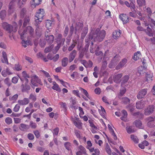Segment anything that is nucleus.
Masks as SVG:
<instances>
[{
    "mask_svg": "<svg viewBox=\"0 0 155 155\" xmlns=\"http://www.w3.org/2000/svg\"><path fill=\"white\" fill-rule=\"evenodd\" d=\"M105 34V31L104 30H102L100 31H99V29H97L95 30V29L91 30L89 38L85 39V42L87 43L85 46L87 48H88L90 41H91L90 51L91 53H94V50L91 47V45H93L94 41H97L99 42L102 41L104 38Z\"/></svg>",
    "mask_w": 155,
    "mask_h": 155,
    "instance_id": "nucleus-1",
    "label": "nucleus"
},
{
    "mask_svg": "<svg viewBox=\"0 0 155 155\" xmlns=\"http://www.w3.org/2000/svg\"><path fill=\"white\" fill-rule=\"evenodd\" d=\"M82 27V24L81 23H78V24L76 26L75 30L76 35L74 37L73 39V43L68 48L69 51H71L75 47L79 38V36L78 34L80 32Z\"/></svg>",
    "mask_w": 155,
    "mask_h": 155,
    "instance_id": "nucleus-2",
    "label": "nucleus"
},
{
    "mask_svg": "<svg viewBox=\"0 0 155 155\" xmlns=\"http://www.w3.org/2000/svg\"><path fill=\"white\" fill-rule=\"evenodd\" d=\"M18 32L22 39L23 38H29L33 36L34 33V29L31 26L27 27L23 31L19 29Z\"/></svg>",
    "mask_w": 155,
    "mask_h": 155,
    "instance_id": "nucleus-3",
    "label": "nucleus"
},
{
    "mask_svg": "<svg viewBox=\"0 0 155 155\" xmlns=\"http://www.w3.org/2000/svg\"><path fill=\"white\" fill-rule=\"evenodd\" d=\"M2 26L3 29L9 33L10 34L12 32H15L17 30V25L15 22H14L13 25H11L6 22H4L2 24Z\"/></svg>",
    "mask_w": 155,
    "mask_h": 155,
    "instance_id": "nucleus-4",
    "label": "nucleus"
},
{
    "mask_svg": "<svg viewBox=\"0 0 155 155\" xmlns=\"http://www.w3.org/2000/svg\"><path fill=\"white\" fill-rule=\"evenodd\" d=\"M45 12L43 9L40 8L36 12L35 18V24L37 26L42 21L45 15Z\"/></svg>",
    "mask_w": 155,
    "mask_h": 155,
    "instance_id": "nucleus-5",
    "label": "nucleus"
},
{
    "mask_svg": "<svg viewBox=\"0 0 155 155\" xmlns=\"http://www.w3.org/2000/svg\"><path fill=\"white\" fill-rule=\"evenodd\" d=\"M148 21L149 23L144 22L145 26H148L147 29L145 30V31L148 36H153V34L151 32V29L148 27V25H150L152 28H153L154 26H155V21L152 18H149Z\"/></svg>",
    "mask_w": 155,
    "mask_h": 155,
    "instance_id": "nucleus-6",
    "label": "nucleus"
},
{
    "mask_svg": "<svg viewBox=\"0 0 155 155\" xmlns=\"http://www.w3.org/2000/svg\"><path fill=\"white\" fill-rule=\"evenodd\" d=\"M123 76L122 74H115L113 75V77H111L108 80V81L110 83H113V80L116 83H119L121 81V78Z\"/></svg>",
    "mask_w": 155,
    "mask_h": 155,
    "instance_id": "nucleus-7",
    "label": "nucleus"
},
{
    "mask_svg": "<svg viewBox=\"0 0 155 155\" xmlns=\"http://www.w3.org/2000/svg\"><path fill=\"white\" fill-rule=\"evenodd\" d=\"M40 79L36 75H33L31 78V84L34 86H37V83L41 84Z\"/></svg>",
    "mask_w": 155,
    "mask_h": 155,
    "instance_id": "nucleus-8",
    "label": "nucleus"
},
{
    "mask_svg": "<svg viewBox=\"0 0 155 155\" xmlns=\"http://www.w3.org/2000/svg\"><path fill=\"white\" fill-rule=\"evenodd\" d=\"M49 31L48 30L45 33V40L49 44L52 43L54 40V37L52 35H50L48 34Z\"/></svg>",
    "mask_w": 155,
    "mask_h": 155,
    "instance_id": "nucleus-9",
    "label": "nucleus"
},
{
    "mask_svg": "<svg viewBox=\"0 0 155 155\" xmlns=\"http://www.w3.org/2000/svg\"><path fill=\"white\" fill-rule=\"evenodd\" d=\"M19 77L23 83L26 82V83H28V78H29L30 76L25 71H24L22 72L21 76H19Z\"/></svg>",
    "mask_w": 155,
    "mask_h": 155,
    "instance_id": "nucleus-10",
    "label": "nucleus"
},
{
    "mask_svg": "<svg viewBox=\"0 0 155 155\" xmlns=\"http://www.w3.org/2000/svg\"><path fill=\"white\" fill-rule=\"evenodd\" d=\"M147 93V89H143L140 90L137 95V97L138 99L143 98Z\"/></svg>",
    "mask_w": 155,
    "mask_h": 155,
    "instance_id": "nucleus-11",
    "label": "nucleus"
},
{
    "mask_svg": "<svg viewBox=\"0 0 155 155\" xmlns=\"http://www.w3.org/2000/svg\"><path fill=\"white\" fill-rule=\"evenodd\" d=\"M120 59V57L118 55H116L113 58L111 63L109 64V67L110 68H113L115 64Z\"/></svg>",
    "mask_w": 155,
    "mask_h": 155,
    "instance_id": "nucleus-12",
    "label": "nucleus"
},
{
    "mask_svg": "<svg viewBox=\"0 0 155 155\" xmlns=\"http://www.w3.org/2000/svg\"><path fill=\"white\" fill-rule=\"evenodd\" d=\"M154 107L153 105H149L146 108L144 111V114L146 115H148L152 113Z\"/></svg>",
    "mask_w": 155,
    "mask_h": 155,
    "instance_id": "nucleus-13",
    "label": "nucleus"
},
{
    "mask_svg": "<svg viewBox=\"0 0 155 155\" xmlns=\"http://www.w3.org/2000/svg\"><path fill=\"white\" fill-rule=\"evenodd\" d=\"M72 120L74 125L78 129L81 130L82 129L83 124L80 120L77 119L76 120L72 119Z\"/></svg>",
    "mask_w": 155,
    "mask_h": 155,
    "instance_id": "nucleus-14",
    "label": "nucleus"
},
{
    "mask_svg": "<svg viewBox=\"0 0 155 155\" xmlns=\"http://www.w3.org/2000/svg\"><path fill=\"white\" fill-rule=\"evenodd\" d=\"M119 18L124 24H126L129 21V18L126 14H120L119 15Z\"/></svg>",
    "mask_w": 155,
    "mask_h": 155,
    "instance_id": "nucleus-15",
    "label": "nucleus"
},
{
    "mask_svg": "<svg viewBox=\"0 0 155 155\" xmlns=\"http://www.w3.org/2000/svg\"><path fill=\"white\" fill-rule=\"evenodd\" d=\"M145 102L143 100L137 101L136 103V107L137 109H141L143 108L145 106Z\"/></svg>",
    "mask_w": 155,
    "mask_h": 155,
    "instance_id": "nucleus-16",
    "label": "nucleus"
},
{
    "mask_svg": "<svg viewBox=\"0 0 155 155\" xmlns=\"http://www.w3.org/2000/svg\"><path fill=\"white\" fill-rule=\"evenodd\" d=\"M127 61V60L126 58L123 59L116 67V69L118 70L123 67L125 65Z\"/></svg>",
    "mask_w": 155,
    "mask_h": 155,
    "instance_id": "nucleus-17",
    "label": "nucleus"
},
{
    "mask_svg": "<svg viewBox=\"0 0 155 155\" xmlns=\"http://www.w3.org/2000/svg\"><path fill=\"white\" fill-rule=\"evenodd\" d=\"M138 73L140 75H142L146 73V68L145 66H140L138 68Z\"/></svg>",
    "mask_w": 155,
    "mask_h": 155,
    "instance_id": "nucleus-18",
    "label": "nucleus"
},
{
    "mask_svg": "<svg viewBox=\"0 0 155 155\" xmlns=\"http://www.w3.org/2000/svg\"><path fill=\"white\" fill-rule=\"evenodd\" d=\"M134 3H135V2H132V0L130 4L127 1H125L124 2V4L127 7H130L132 9V12H134V11H135V5Z\"/></svg>",
    "mask_w": 155,
    "mask_h": 155,
    "instance_id": "nucleus-19",
    "label": "nucleus"
},
{
    "mask_svg": "<svg viewBox=\"0 0 155 155\" xmlns=\"http://www.w3.org/2000/svg\"><path fill=\"white\" fill-rule=\"evenodd\" d=\"M42 0H33L30 2L32 8H35L41 4Z\"/></svg>",
    "mask_w": 155,
    "mask_h": 155,
    "instance_id": "nucleus-20",
    "label": "nucleus"
},
{
    "mask_svg": "<svg viewBox=\"0 0 155 155\" xmlns=\"http://www.w3.org/2000/svg\"><path fill=\"white\" fill-rule=\"evenodd\" d=\"M121 31L120 30H117L114 31L112 34V37L114 39H117L120 36Z\"/></svg>",
    "mask_w": 155,
    "mask_h": 155,
    "instance_id": "nucleus-21",
    "label": "nucleus"
},
{
    "mask_svg": "<svg viewBox=\"0 0 155 155\" xmlns=\"http://www.w3.org/2000/svg\"><path fill=\"white\" fill-rule=\"evenodd\" d=\"M48 58L50 60H53L54 61H57L59 58V55L56 54L53 56L51 54H49L47 56Z\"/></svg>",
    "mask_w": 155,
    "mask_h": 155,
    "instance_id": "nucleus-22",
    "label": "nucleus"
},
{
    "mask_svg": "<svg viewBox=\"0 0 155 155\" xmlns=\"http://www.w3.org/2000/svg\"><path fill=\"white\" fill-rule=\"evenodd\" d=\"M14 2L13 1H12L10 2L8 11V15L12 14L14 12Z\"/></svg>",
    "mask_w": 155,
    "mask_h": 155,
    "instance_id": "nucleus-23",
    "label": "nucleus"
},
{
    "mask_svg": "<svg viewBox=\"0 0 155 155\" xmlns=\"http://www.w3.org/2000/svg\"><path fill=\"white\" fill-rule=\"evenodd\" d=\"M77 54V51L74 50L70 54L69 57V61L71 62L75 58Z\"/></svg>",
    "mask_w": 155,
    "mask_h": 155,
    "instance_id": "nucleus-24",
    "label": "nucleus"
},
{
    "mask_svg": "<svg viewBox=\"0 0 155 155\" xmlns=\"http://www.w3.org/2000/svg\"><path fill=\"white\" fill-rule=\"evenodd\" d=\"M52 84L53 86L52 87V89L58 92H60L61 91V88L60 87L59 85L55 81L52 82Z\"/></svg>",
    "mask_w": 155,
    "mask_h": 155,
    "instance_id": "nucleus-25",
    "label": "nucleus"
},
{
    "mask_svg": "<svg viewBox=\"0 0 155 155\" xmlns=\"http://www.w3.org/2000/svg\"><path fill=\"white\" fill-rule=\"evenodd\" d=\"M29 99L27 98H24L23 100H19L18 101V103L22 105L27 104L29 103Z\"/></svg>",
    "mask_w": 155,
    "mask_h": 155,
    "instance_id": "nucleus-26",
    "label": "nucleus"
},
{
    "mask_svg": "<svg viewBox=\"0 0 155 155\" xmlns=\"http://www.w3.org/2000/svg\"><path fill=\"white\" fill-rule=\"evenodd\" d=\"M108 127L109 129V130L110 132V134H112V136L113 137V138L115 140H116L117 139V137L115 134L114 130L113 128H112L111 126L109 124L108 125Z\"/></svg>",
    "mask_w": 155,
    "mask_h": 155,
    "instance_id": "nucleus-27",
    "label": "nucleus"
},
{
    "mask_svg": "<svg viewBox=\"0 0 155 155\" xmlns=\"http://www.w3.org/2000/svg\"><path fill=\"white\" fill-rule=\"evenodd\" d=\"M62 36L61 34L58 35L56 39L58 43L63 45L65 41L64 38H62Z\"/></svg>",
    "mask_w": 155,
    "mask_h": 155,
    "instance_id": "nucleus-28",
    "label": "nucleus"
},
{
    "mask_svg": "<svg viewBox=\"0 0 155 155\" xmlns=\"http://www.w3.org/2000/svg\"><path fill=\"white\" fill-rule=\"evenodd\" d=\"M149 120L147 124L150 127H153L155 126V122L154 120V119L151 117L149 118Z\"/></svg>",
    "mask_w": 155,
    "mask_h": 155,
    "instance_id": "nucleus-29",
    "label": "nucleus"
},
{
    "mask_svg": "<svg viewBox=\"0 0 155 155\" xmlns=\"http://www.w3.org/2000/svg\"><path fill=\"white\" fill-rule=\"evenodd\" d=\"M122 115L120 118L122 120L126 121H127V111L125 110H123L122 111Z\"/></svg>",
    "mask_w": 155,
    "mask_h": 155,
    "instance_id": "nucleus-30",
    "label": "nucleus"
},
{
    "mask_svg": "<svg viewBox=\"0 0 155 155\" xmlns=\"http://www.w3.org/2000/svg\"><path fill=\"white\" fill-rule=\"evenodd\" d=\"M19 128L20 130H25L29 129V127L28 125L23 124H20Z\"/></svg>",
    "mask_w": 155,
    "mask_h": 155,
    "instance_id": "nucleus-31",
    "label": "nucleus"
},
{
    "mask_svg": "<svg viewBox=\"0 0 155 155\" xmlns=\"http://www.w3.org/2000/svg\"><path fill=\"white\" fill-rule=\"evenodd\" d=\"M78 148L79 149V151H81L83 154L84 155H88L86 153V151L84 147L82 145H80L78 146Z\"/></svg>",
    "mask_w": 155,
    "mask_h": 155,
    "instance_id": "nucleus-32",
    "label": "nucleus"
},
{
    "mask_svg": "<svg viewBox=\"0 0 155 155\" xmlns=\"http://www.w3.org/2000/svg\"><path fill=\"white\" fill-rule=\"evenodd\" d=\"M130 138L135 143H138L139 139L136 136L132 134L130 135Z\"/></svg>",
    "mask_w": 155,
    "mask_h": 155,
    "instance_id": "nucleus-33",
    "label": "nucleus"
},
{
    "mask_svg": "<svg viewBox=\"0 0 155 155\" xmlns=\"http://www.w3.org/2000/svg\"><path fill=\"white\" fill-rule=\"evenodd\" d=\"M141 53L140 51H138L134 54L133 58L134 60L136 61L141 57Z\"/></svg>",
    "mask_w": 155,
    "mask_h": 155,
    "instance_id": "nucleus-34",
    "label": "nucleus"
},
{
    "mask_svg": "<svg viewBox=\"0 0 155 155\" xmlns=\"http://www.w3.org/2000/svg\"><path fill=\"white\" fill-rule=\"evenodd\" d=\"M134 123L136 126L137 127L140 129H142L143 128L142 123L140 120H136L135 121Z\"/></svg>",
    "mask_w": 155,
    "mask_h": 155,
    "instance_id": "nucleus-35",
    "label": "nucleus"
},
{
    "mask_svg": "<svg viewBox=\"0 0 155 155\" xmlns=\"http://www.w3.org/2000/svg\"><path fill=\"white\" fill-rule=\"evenodd\" d=\"M129 78V76L128 75H126L122 78L123 81L121 84V86L122 87L124 85L123 83H125L127 82Z\"/></svg>",
    "mask_w": 155,
    "mask_h": 155,
    "instance_id": "nucleus-36",
    "label": "nucleus"
},
{
    "mask_svg": "<svg viewBox=\"0 0 155 155\" xmlns=\"http://www.w3.org/2000/svg\"><path fill=\"white\" fill-rule=\"evenodd\" d=\"M121 101L123 104H126L130 103V100L127 97H123L121 99Z\"/></svg>",
    "mask_w": 155,
    "mask_h": 155,
    "instance_id": "nucleus-37",
    "label": "nucleus"
},
{
    "mask_svg": "<svg viewBox=\"0 0 155 155\" xmlns=\"http://www.w3.org/2000/svg\"><path fill=\"white\" fill-rule=\"evenodd\" d=\"M100 108L101 109L100 110L99 109V113L100 114V115L103 117L104 116L105 114H106V111L104 109V108L102 106H100Z\"/></svg>",
    "mask_w": 155,
    "mask_h": 155,
    "instance_id": "nucleus-38",
    "label": "nucleus"
},
{
    "mask_svg": "<svg viewBox=\"0 0 155 155\" xmlns=\"http://www.w3.org/2000/svg\"><path fill=\"white\" fill-rule=\"evenodd\" d=\"M123 86L121 88V89L120 90L119 94V97H120L124 95V94H125L126 91V88L123 87Z\"/></svg>",
    "mask_w": 155,
    "mask_h": 155,
    "instance_id": "nucleus-39",
    "label": "nucleus"
},
{
    "mask_svg": "<svg viewBox=\"0 0 155 155\" xmlns=\"http://www.w3.org/2000/svg\"><path fill=\"white\" fill-rule=\"evenodd\" d=\"M68 58L65 57L62 60V65L63 66L65 67H66L68 63Z\"/></svg>",
    "mask_w": 155,
    "mask_h": 155,
    "instance_id": "nucleus-40",
    "label": "nucleus"
},
{
    "mask_svg": "<svg viewBox=\"0 0 155 155\" xmlns=\"http://www.w3.org/2000/svg\"><path fill=\"white\" fill-rule=\"evenodd\" d=\"M132 126L128 127H126V130L128 134H130L135 131V130L132 128Z\"/></svg>",
    "mask_w": 155,
    "mask_h": 155,
    "instance_id": "nucleus-41",
    "label": "nucleus"
},
{
    "mask_svg": "<svg viewBox=\"0 0 155 155\" xmlns=\"http://www.w3.org/2000/svg\"><path fill=\"white\" fill-rule=\"evenodd\" d=\"M137 3L139 6H142L145 5V0H137Z\"/></svg>",
    "mask_w": 155,
    "mask_h": 155,
    "instance_id": "nucleus-42",
    "label": "nucleus"
},
{
    "mask_svg": "<svg viewBox=\"0 0 155 155\" xmlns=\"http://www.w3.org/2000/svg\"><path fill=\"white\" fill-rule=\"evenodd\" d=\"M153 76V74L151 72H149V73H147L146 74L147 80V81H152V78Z\"/></svg>",
    "mask_w": 155,
    "mask_h": 155,
    "instance_id": "nucleus-43",
    "label": "nucleus"
},
{
    "mask_svg": "<svg viewBox=\"0 0 155 155\" xmlns=\"http://www.w3.org/2000/svg\"><path fill=\"white\" fill-rule=\"evenodd\" d=\"M107 65V62L105 61H103L102 66L101 68V71H103L106 68Z\"/></svg>",
    "mask_w": 155,
    "mask_h": 155,
    "instance_id": "nucleus-44",
    "label": "nucleus"
},
{
    "mask_svg": "<svg viewBox=\"0 0 155 155\" xmlns=\"http://www.w3.org/2000/svg\"><path fill=\"white\" fill-rule=\"evenodd\" d=\"M30 18L29 17H26L24 19V23L23 24V26L24 27L29 22Z\"/></svg>",
    "mask_w": 155,
    "mask_h": 155,
    "instance_id": "nucleus-45",
    "label": "nucleus"
},
{
    "mask_svg": "<svg viewBox=\"0 0 155 155\" xmlns=\"http://www.w3.org/2000/svg\"><path fill=\"white\" fill-rule=\"evenodd\" d=\"M64 146L66 149L69 150H71L70 147L71 146V144L69 142H67L64 143Z\"/></svg>",
    "mask_w": 155,
    "mask_h": 155,
    "instance_id": "nucleus-46",
    "label": "nucleus"
},
{
    "mask_svg": "<svg viewBox=\"0 0 155 155\" xmlns=\"http://www.w3.org/2000/svg\"><path fill=\"white\" fill-rule=\"evenodd\" d=\"M46 26L48 28H50L51 26L52 22L50 20H47L45 22Z\"/></svg>",
    "mask_w": 155,
    "mask_h": 155,
    "instance_id": "nucleus-47",
    "label": "nucleus"
},
{
    "mask_svg": "<svg viewBox=\"0 0 155 155\" xmlns=\"http://www.w3.org/2000/svg\"><path fill=\"white\" fill-rule=\"evenodd\" d=\"M79 89L87 97L90 99L89 97L88 93L86 90L81 87H80Z\"/></svg>",
    "mask_w": 155,
    "mask_h": 155,
    "instance_id": "nucleus-48",
    "label": "nucleus"
},
{
    "mask_svg": "<svg viewBox=\"0 0 155 155\" xmlns=\"http://www.w3.org/2000/svg\"><path fill=\"white\" fill-rule=\"evenodd\" d=\"M88 122L90 124V126L91 127V129H97V127L94 125L92 120H88Z\"/></svg>",
    "mask_w": 155,
    "mask_h": 155,
    "instance_id": "nucleus-49",
    "label": "nucleus"
},
{
    "mask_svg": "<svg viewBox=\"0 0 155 155\" xmlns=\"http://www.w3.org/2000/svg\"><path fill=\"white\" fill-rule=\"evenodd\" d=\"M99 49V46H98L96 50H95V54L96 55H103V53L101 51H98Z\"/></svg>",
    "mask_w": 155,
    "mask_h": 155,
    "instance_id": "nucleus-50",
    "label": "nucleus"
},
{
    "mask_svg": "<svg viewBox=\"0 0 155 155\" xmlns=\"http://www.w3.org/2000/svg\"><path fill=\"white\" fill-rule=\"evenodd\" d=\"M18 94H15L12 97H10L9 98V100L10 101H15L18 98Z\"/></svg>",
    "mask_w": 155,
    "mask_h": 155,
    "instance_id": "nucleus-51",
    "label": "nucleus"
},
{
    "mask_svg": "<svg viewBox=\"0 0 155 155\" xmlns=\"http://www.w3.org/2000/svg\"><path fill=\"white\" fill-rule=\"evenodd\" d=\"M6 15V11L5 10H2L0 13V17L1 18L3 19Z\"/></svg>",
    "mask_w": 155,
    "mask_h": 155,
    "instance_id": "nucleus-52",
    "label": "nucleus"
},
{
    "mask_svg": "<svg viewBox=\"0 0 155 155\" xmlns=\"http://www.w3.org/2000/svg\"><path fill=\"white\" fill-rule=\"evenodd\" d=\"M22 66L19 64H16L15 65L14 69L17 71H19L21 70Z\"/></svg>",
    "mask_w": 155,
    "mask_h": 155,
    "instance_id": "nucleus-53",
    "label": "nucleus"
},
{
    "mask_svg": "<svg viewBox=\"0 0 155 155\" xmlns=\"http://www.w3.org/2000/svg\"><path fill=\"white\" fill-rule=\"evenodd\" d=\"M35 31L36 35L40 37L41 36L42 33L38 27L36 29Z\"/></svg>",
    "mask_w": 155,
    "mask_h": 155,
    "instance_id": "nucleus-54",
    "label": "nucleus"
},
{
    "mask_svg": "<svg viewBox=\"0 0 155 155\" xmlns=\"http://www.w3.org/2000/svg\"><path fill=\"white\" fill-rule=\"evenodd\" d=\"M106 152L109 155H111V150L110 148V147L108 145H107L106 147Z\"/></svg>",
    "mask_w": 155,
    "mask_h": 155,
    "instance_id": "nucleus-55",
    "label": "nucleus"
},
{
    "mask_svg": "<svg viewBox=\"0 0 155 155\" xmlns=\"http://www.w3.org/2000/svg\"><path fill=\"white\" fill-rule=\"evenodd\" d=\"M5 123L8 124H10L12 123V120L11 118L7 117L5 120Z\"/></svg>",
    "mask_w": 155,
    "mask_h": 155,
    "instance_id": "nucleus-56",
    "label": "nucleus"
},
{
    "mask_svg": "<svg viewBox=\"0 0 155 155\" xmlns=\"http://www.w3.org/2000/svg\"><path fill=\"white\" fill-rule=\"evenodd\" d=\"M24 38H23L22 39L21 38V39L22 40L21 42V44H22V46L24 47L25 48L28 45V42L27 41H25L24 40Z\"/></svg>",
    "mask_w": 155,
    "mask_h": 155,
    "instance_id": "nucleus-57",
    "label": "nucleus"
},
{
    "mask_svg": "<svg viewBox=\"0 0 155 155\" xmlns=\"http://www.w3.org/2000/svg\"><path fill=\"white\" fill-rule=\"evenodd\" d=\"M88 28L87 27H85L84 29V31L82 33L81 35L84 37L88 32Z\"/></svg>",
    "mask_w": 155,
    "mask_h": 155,
    "instance_id": "nucleus-58",
    "label": "nucleus"
},
{
    "mask_svg": "<svg viewBox=\"0 0 155 155\" xmlns=\"http://www.w3.org/2000/svg\"><path fill=\"white\" fill-rule=\"evenodd\" d=\"M25 86L24 87V89L25 91H27L30 89V87L29 85L27 84L28 83H26V82H25Z\"/></svg>",
    "mask_w": 155,
    "mask_h": 155,
    "instance_id": "nucleus-59",
    "label": "nucleus"
},
{
    "mask_svg": "<svg viewBox=\"0 0 155 155\" xmlns=\"http://www.w3.org/2000/svg\"><path fill=\"white\" fill-rule=\"evenodd\" d=\"M29 98L34 101H35L36 100V96L35 95L31 94L30 95Z\"/></svg>",
    "mask_w": 155,
    "mask_h": 155,
    "instance_id": "nucleus-60",
    "label": "nucleus"
},
{
    "mask_svg": "<svg viewBox=\"0 0 155 155\" xmlns=\"http://www.w3.org/2000/svg\"><path fill=\"white\" fill-rule=\"evenodd\" d=\"M28 138L29 140H32L34 139V136L33 134L29 133L28 135Z\"/></svg>",
    "mask_w": 155,
    "mask_h": 155,
    "instance_id": "nucleus-61",
    "label": "nucleus"
},
{
    "mask_svg": "<svg viewBox=\"0 0 155 155\" xmlns=\"http://www.w3.org/2000/svg\"><path fill=\"white\" fill-rule=\"evenodd\" d=\"M5 83L8 86L11 85V83L9 81V79L8 78H6L4 80Z\"/></svg>",
    "mask_w": 155,
    "mask_h": 155,
    "instance_id": "nucleus-62",
    "label": "nucleus"
},
{
    "mask_svg": "<svg viewBox=\"0 0 155 155\" xmlns=\"http://www.w3.org/2000/svg\"><path fill=\"white\" fill-rule=\"evenodd\" d=\"M94 92L96 94H99L101 92V90L99 87H97L95 89Z\"/></svg>",
    "mask_w": 155,
    "mask_h": 155,
    "instance_id": "nucleus-63",
    "label": "nucleus"
},
{
    "mask_svg": "<svg viewBox=\"0 0 155 155\" xmlns=\"http://www.w3.org/2000/svg\"><path fill=\"white\" fill-rule=\"evenodd\" d=\"M18 77H14L12 79V82L14 84H16L18 81Z\"/></svg>",
    "mask_w": 155,
    "mask_h": 155,
    "instance_id": "nucleus-64",
    "label": "nucleus"
}]
</instances>
